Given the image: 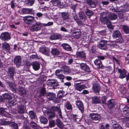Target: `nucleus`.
Returning a JSON list of instances; mask_svg holds the SVG:
<instances>
[{"instance_id": "nucleus-1", "label": "nucleus", "mask_w": 129, "mask_h": 129, "mask_svg": "<svg viewBox=\"0 0 129 129\" xmlns=\"http://www.w3.org/2000/svg\"><path fill=\"white\" fill-rule=\"evenodd\" d=\"M23 19L24 22L28 25H32L33 23L36 22L35 17L31 16H25Z\"/></svg>"}, {"instance_id": "nucleus-2", "label": "nucleus", "mask_w": 129, "mask_h": 129, "mask_svg": "<svg viewBox=\"0 0 129 129\" xmlns=\"http://www.w3.org/2000/svg\"><path fill=\"white\" fill-rule=\"evenodd\" d=\"M35 22L30 27V30L31 32L37 31L41 29L42 26V24L39 22Z\"/></svg>"}, {"instance_id": "nucleus-3", "label": "nucleus", "mask_w": 129, "mask_h": 129, "mask_svg": "<svg viewBox=\"0 0 129 129\" xmlns=\"http://www.w3.org/2000/svg\"><path fill=\"white\" fill-rule=\"evenodd\" d=\"M107 40H101L98 44L97 46L102 50H107L108 49L107 47Z\"/></svg>"}, {"instance_id": "nucleus-4", "label": "nucleus", "mask_w": 129, "mask_h": 129, "mask_svg": "<svg viewBox=\"0 0 129 129\" xmlns=\"http://www.w3.org/2000/svg\"><path fill=\"white\" fill-rule=\"evenodd\" d=\"M50 109L51 110V111L54 112L57 111L59 117L62 119V117L61 114V111L60 106H52L50 108Z\"/></svg>"}, {"instance_id": "nucleus-5", "label": "nucleus", "mask_w": 129, "mask_h": 129, "mask_svg": "<svg viewBox=\"0 0 129 129\" xmlns=\"http://www.w3.org/2000/svg\"><path fill=\"white\" fill-rule=\"evenodd\" d=\"M15 67H9L8 69V75L10 78H12L14 75L15 72Z\"/></svg>"}, {"instance_id": "nucleus-6", "label": "nucleus", "mask_w": 129, "mask_h": 129, "mask_svg": "<svg viewBox=\"0 0 129 129\" xmlns=\"http://www.w3.org/2000/svg\"><path fill=\"white\" fill-rule=\"evenodd\" d=\"M1 39L3 40H8L10 39L11 37L9 34L7 32L2 33L0 35Z\"/></svg>"}, {"instance_id": "nucleus-7", "label": "nucleus", "mask_w": 129, "mask_h": 129, "mask_svg": "<svg viewBox=\"0 0 129 129\" xmlns=\"http://www.w3.org/2000/svg\"><path fill=\"white\" fill-rule=\"evenodd\" d=\"M76 104L79 109L83 113L84 111V108L83 103L80 101L77 100L76 101Z\"/></svg>"}, {"instance_id": "nucleus-8", "label": "nucleus", "mask_w": 129, "mask_h": 129, "mask_svg": "<svg viewBox=\"0 0 129 129\" xmlns=\"http://www.w3.org/2000/svg\"><path fill=\"white\" fill-rule=\"evenodd\" d=\"M89 116L92 120L95 121H99L100 119V116L96 113H90L89 114Z\"/></svg>"}, {"instance_id": "nucleus-9", "label": "nucleus", "mask_w": 129, "mask_h": 129, "mask_svg": "<svg viewBox=\"0 0 129 129\" xmlns=\"http://www.w3.org/2000/svg\"><path fill=\"white\" fill-rule=\"evenodd\" d=\"M21 63V57L19 56H16L14 60V63L17 67H19Z\"/></svg>"}, {"instance_id": "nucleus-10", "label": "nucleus", "mask_w": 129, "mask_h": 129, "mask_svg": "<svg viewBox=\"0 0 129 129\" xmlns=\"http://www.w3.org/2000/svg\"><path fill=\"white\" fill-rule=\"evenodd\" d=\"M86 88L85 85H84L81 84L79 83H77L75 84V89L81 91L83 89Z\"/></svg>"}, {"instance_id": "nucleus-11", "label": "nucleus", "mask_w": 129, "mask_h": 129, "mask_svg": "<svg viewBox=\"0 0 129 129\" xmlns=\"http://www.w3.org/2000/svg\"><path fill=\"white\" fill-rule=\"evenodd\" d=\"M125 86V85H123L120 87V92L122 95V96L123 97H127V90L126 89Z\"/></svg>"}, {"instance_id": "nucleus-12", "label": "nucleus", "mask_w": 129, "mask_h": 129, "mask_svg": "<svg viewBox=\"0 0 129 129\" xmlns=\"http://www.w3.org/2000/svg\"><path fill=\"white\" fill-rule=\"evenodd\" d=\"M16 104V100L15 99L9 100L6 103V105L8 107H11L15 105Z\"/></svg>"}, {"instance_id": "nucleus-13", "label": "nucleus", "mask_w": 129, "mask_h": 129, "mask_svg": "<svg viewBox=\"0 0 129 129\" xmlns=\"http://www.w3.org/2000/svg\"><path fill=\"white\" fill-rule=\"evenodd\" d=\"M81 68L86 72H89L90 71V70L89 66L86 63H81L80 64Z\"/></svg>"}, {"instance_id": "nucleus-14", "label": "nucleus", "mask_w": 129, "mask_h": 129, "mask_svg": "<svg viewBox=\"0 0 129 129\" xmlns=\"http://www.w3.org/2000/svg\"><path fill=\"white\" fill-rule=\"evenodd\" d=\"M22 12L23 14H32L34 11L32 9L23 8L22 10Z\"/></svg>"}, {"instance_id": "nucleus-15", "label": "nucleus", "mask_w": 129, "mask_h": 129, "mask_svg": "<svg viewBox=\"0 0 129 129\" xmlns=\"http://www.w3.org/2000/svg\"><path fill=\"white\" fill-rule=\"evenodd\" d=\"M39 50L42 53L46 55H48L49 54L50 52L49 48L44 47L40 48Z\"/></svg>"}, {"instance_id": "nucleus-16", "label": "nucleus", "mask_w": 129, "mask_h": 129, "mask_svg": "<svg viewBox=\"0 0 129 129\" xmlns=\"http://www.w3.org/2000/svg\"><path fill=\"white\" fill-rule=\"evenodd\" d=\"M112 36L114 38L116 39L121 37L122 35L120 31L118 30H115L113 32Z\"/></svg>"}, {"instance_id": "nucleus-17", "label": "nucleus", "mask_w": 129, "mask_h": 129, "mask_svg": "<svg viewBox=\"0 0 129 129\" xmlns=\"http://www.w3.org/2000/svg\"><path fill=\"white\" fill-rule=\"evenodd\" d=\"M118 72L120 74L119 76L120 78L122 79L126 77V71L125 70L118 69Z\"/></svg>"}, {"instance_id": "nucleus-18", "label": "nucleus", "mask_w": 129, "mask_h": 129, "mask_svg": "<svg viewBox=\"0 0 129 129\" xmlns=\"http://www.w3.org/2000/svg\"><path fill=\"white\" fill-rule=\"evenodd\" d=\"M51 2L54 6H60V7L61 8L64 7L63 5L62 4L60 0H52Z\"/></svg>"}, {"instance_id": "nucleus-19", "label": "nucleus", "mask_w": 129, "mask_h": 129, "mask_svg": "<svg viewBox=\"0 0 129 129\" xmlns=\"http://www.w3.org/2000/svg\"><path fill=\"white\" fill-rule=\"evenodd\" d=\"M18 112L20 114L24 113L25 112V107L21 104L18 105L17 106Z\"/></svg>"}, {"instance_id": "nucleus-20", "label": "nucleus", "mask_w": 129, "mask_h": 129, "mask_svg": "<svg viewBox=\"0 0 129 129\" xmlns=\"http://www.w3.org/2000/svg\"><path fill=\"white\" fill-rule=\"evenodd\" d=\"M95 64L99 69H103L104 68V66L102 65V62L99 59H97L94 62Z\"/></svg>"}, {"instance_id": "nucleus-21", "label": "nucleus", "mask_w": 129, "mask_h": 129, "mask_svg": "<svg viewBox=\"0 0 129 129\" xmlns=\"http://www.w3.org/2000/svg\"><path fill=\"white\" fill-rule=\"evenodd\" d=\"M94 91L97 94L99 95V92L100 90L101 87L100 86L97 84H95L93 86Z\"/></svg>"}, {"instance_id": "nucleus-22", "label": "nucleus", "mask_w": 129, "mask_h": 129, "mask_svg": "<svg viewBox=\"0 0 129 129\" xmlns=\"http://www.w3.org/2000/svg\"><path fill=\"white\" fill-rule=\"evenodd\" d=\"M115 104L116 103L113 100H110L107 102L108 106L110 109H112L115 107Z\"/></svg>"}, {"instance_id": "nucleus-23", "label": "nucleus", "mask_w": 129, "mask_h": 129, "mask_svg": "<svg viewBox=\"0 0 129 129\" xmlns=\"http://www.w3.org/2000/svg\"><path fill=\"white\" fill-rule=\"evenodd\" d=\"M19 93L20 95H25L26 93V91L25 89L23 87H19L18 88Z\"/></svg>"}, {"instance_id": "nucleus-24", "label": "nucleus", "mask_w": 129, "mask_h": 129, "mask_svg": "<svg viewBox=\"0 0 129 129\" xmlns=\"http://www.w3.org/2000/svg\"><path fill=\"white\" fill-rule=\"evenodd\" d=\"M47 98L49 100H53L55 98V94L53 93H49L46 95Z\"/></svg>"}, {"instance_id": "nucleus-25", "label": "nucleus", "mask_w": 129, "mask_h": 129, "mask_svg": "<svg viewBox=\"0 0 129 129\" xmlns=\"http://www.w3.org/2000/svg\"><path fill=\"white\" fill-rule=\"evenodd\" d=\"M48 85L52 86H57L58 85V83L56 80H49L47 81Z\"/></svg>"}, {"instance_id": "nucleus-26", "label": "nucleus", "mask_w": 129, "mask_h": 129, "mask_svg": "<svg viewBox=\"0 0 129 129\" xmlns=\"http://www.w3.org/2000/svg\"><path fill=\"white\" fill-rule=\"evenodd\" d=\"M79 17L80 19L83 21H84L87 19L85 14L82 12H80L79 13Z\"/></svg>"}, {"instance_id": "nucleus-27", "label": "nucleus", "mask_w": 129, "mask_h": 129, "mask_svg": "<svg viewBox=\"0 0 129 129\" xmlns=\"http://www.w3.org/2000/svg\"><path fill=\"white\" fill-rule=\"evenodd\" d=\"M73 18L78 25L79 26L83 25L84 24L78 18V16L77 15H74Z\"/></svg>"}, {"instance_id": "nucleus-28", "label": "nucleus", "mask_w": 129, "mask_h": 129, "mask_svg": "<svg viewBox=\"0 0 129 129\" xmlns=\"http://www.w3.org/2000/svg\"><path fill=\"white\" fill-rule=\"evenodd\" d=\"M47 113L49 119H51L55 117V114L54 112L48 111L47 112Z\"/></svg>"}, {"instance_id": "nucleus-29", "label": "nucleus", "mask_w": 129, "mask_h": 129, "mask_svg": "<svg viewBox=\"0 0 129 129\" xmlns=\"http://www.w3.org/2000/svg\"><path fill=\"white\" fill-rule=\"evenodd\" d=\"M76 54L79 57L85 59L86 58V54L83 51L78 52H76Z\"/></svg>"}, {"instance_id": "nucleus-30", "label": "nucleus", "mask_w": 129, "mask_h": 129, "mask_svg": "<svg viewBox=\"0 0 129 129\" xmlns=\"http://www.w3.org/2000/svg\"><path fill=\"white\" fill-rule=\"evenodd\" d=\"M32 65L33 68L35 70H38L40 68V64L38 62H33L32 63Z\"/></svg>"}, {"instance_id": "nucleus-31", "label": "nucleus", "mask_w": 129, "mask_h": 129, "mask_svg": "<svg viewBox=\"0 0 129 129\" xmlns=\"http://www.w3.org/2000/svg\"><path fill=\"white\" fill-rule=\"evenodd\" d=\"M9 125L11 127L14 129H18V124L14 122L9 121Z\"/></svg>"}, {"instance_id": "nucleus-32", "label": "nucleus", "mask_w": 129, "mask_h": 129, "mask_svg": "<svg viewBox=\"0 0 129 129\" xmlns=\"http://www.w3.org/2000/svg\"><path fill=\"white\" fill-rule=\"evenodd\" d=\"M2 47L4 50L7 51H9L10 49V46L9 44L6 43H3Z\"/></svg>"}, {"instance_id": "nucleus-33", "label": "nucleus", "mask_w": 129, "mask_h": 129, "mask_svg": "<svg viewBox=\"0 0 129 129\" xmlns=\"http://www.w3.org/2000/svg\"><path fill=\"white\" fill-rule=\"evenodd\" d=\"M10 89L13 92H15L17 89L15 84L12 82H9V83Z\"/></svg>"}, {"instance_id": "nucleus-34", "label": "nucleus", "mask_w": 129, "mask_h": 129, "mask_svg": "<svg viewBox=\"0 0 129 129\" xmlns=\"http://www.w3.org/2000/svg\"><path fill=\"white\" fill-rule=\"evenodd\" d=\"M62 46L63 48L65 50L68 51H71L72 48L68 44L66 43H63L62 44Z\"/></svg>"}, {"instance_id": "nucleus-35", "label": "nucleus", "mask_w": 129, "mask_h": 129, "mask_svg": "<svg viewBox=\"0 0 129 129\" xmlns=\"http://www.w3.org/2000/svg\"><path fill=\"white\" fill-rule=\"evenodd\" d=\"M62 72L63 73L66 75L69 74L71 73V71L69 68L67 66H64Z\"/></svg>"}, {"instance_id": "nucleus-36", "label": "nucleus", "mask_w": 129, "mask_h": 129, "mask_svg": "<svg viewBox=\"0 0 129 129\" xmlns=\"http://www.w3.org/2000/svg\"><path fill=\"white\" fill-rule=\"evenodd\" d=\"M61 37L60 35H53L50 37V38L52 40H55L60 39Z\"/></svg>"}, {"instance_id": "nucleus-37", "label": "nucleus", "mask_w": 129, "mask_h": 129, "mask_svg": "<svg viewBox=\"0 0 129 129\" xmlns=\"http://www.w3.org/2000/svg\"><path fill=\"white\" fill-rule=\"evenodd\" d=\"M61 14L63 20H66L69 19V16L68 13L63 12L61 13Z\"/></svg>"}, {"instance_id": "nucleus-38", "label": "nucleus", "mask_w": 129, "mask_h": 129, "mask_svg": "<svg viewBox=\"0 0 129 129\" xmlns=\"http://www.w3.org/2000/svg\"><path fill=\"white\" fill-rule=\"evenodd\" d=\"M109 18L111 20H115L117 19V16L115 13H110L109 15Z\"/></svg>"}, {"instance_id": "nucleus-39", "label": "nucleus", "mask_w": 129, "mask_h": 129, "mask_svg": "<svg viewBox=\"0 0 129 129\" xmlns=\"http://www.w3.org/2000/svg\"><path fill=\"white\" fill-rule=\"evenodd\" d=\"M81 32L80 31H74L73 32V35L75 38L78 39L81 36Z\"/></svg>"}, {"instance_id": "nucleus-40", "label": "nucleus", "mask_w": 129, "mask_h": 129, "mask_svg": "<svg viewBox=\"0 0 129 129\" xmlns=\"http://www.w3.org/2000/svg\"><path fill=\"white\" fill-rule=\"evenodd\" d=\"M29 117L32 120H34L36 119L35 114L33 111H30L29 112Z\"/></svg>"}, {"instance_id": "nucleus-41", "label": "nucleus", "mask_w": 129, "mask_h": 129, "mask_svg": "<svg viewBox=\"0 0 129 129\" xmlns=\"http://www.w3.org/2000/svg\"><path fill=\"white\" fill-rule=\"evenodd\" d=\"M101 101L96 96H94L92 98V103L93 104L100 103Z\"/></svg>"}, {"instance_id": "nucleus-42", "label": "nucleus", "mask_w": 129, "mask_h": 129, "mask_svg": "<svg viewBox=\"0 0 129 129\" xmlns=\"http://www.w3.org/2000/svg\"><path fill=\"white\" fill-rule=\"evenodd\" d=\"M92 0H86L87 3L92 8L96 7V5L92 1Z\"/></svg>"}, {"instance_id": "nucleus-43", "label": "nucleus", "mask_w": 129, "mask_h": 129, "mask_svg": "<svg viewBox=\"0 0 129 129\" xmlns=\"http://www.w3.org/2000/svg\"><path fill=\"white\" fill-rule=\"evenodd\" d=\"M122 29L123 32L126 34H129V27L126 25H123Z\"/></svg>"}, {"instance_id": "nucleus-44", "label": "nucleus", "mask_w": 129, "mask_h": 129, "mask_svg": "<svg viewBox=\"0 0 129 129\" xmlns=\"http://www.w3.org/2000/svg\"><path fill=\"white\" fill-rule=\"evenodd\" d=\"M51 53L53 55H58L60 54V52L57 49L54 48L52 49Z\"/></svg>"}, {"instance_id": "nucleus-45", "label": "nucleus", "mask_w": 129, "mask_h": 129, "mask_svg": "<svg viewBox=\"0 0 129 129\" xmlns=\"http://www.w3.org/2000/svg\"><path fill=\"white\" fill-rule=\"evenodd\" d=\"M104 17H100V20L104 24H105L108 21V20H109L106 16H105Z\"/></svg>"}, {"instance_id": "nucleus-46", "label": "nucleus", "mask_w": 129, "mask_h": 129, "mask_svg": "<svg viewBox=\"0 0 129 129\" xmlns=\"http://www.w3.org/2000/svg\"><path fill=\"white\" fill-rule=\"evenodd\" d=\"M85 13L86 15L90 18L91 16L93 14V12L88 9H86L85 11Z\"/></svg>"}, {"instance_id": "nucleus-47", "label": "nucleus", "mask_w": 129, "mask_h": 129, "mask_svg": "<svg viewBox=\"0 0 129 129\" xmlns=\"http://www.w3.org/2000/svg\"><path fill=\"white\" fill-rule=\"evenodd\" d=\"M30 124L34 129H38L39 128V126L37 124L33 121L31 122Z\"/></svg>"}, {"instance_id": "nucleus-48", "label": "nucleus", "mask_w": 129, "mask_h": 129, "mask_svg": "<svg viewBox=\"0 0 129 129\" xmlns=\"http://www.w3.org/2000/svg\"><path fill=\"white\" fill-rule=\"evenodd\" d=\"M56 124L59 127L62 128L63 126L62 122L59 119H57L56 120Z\"/></svg>"}, {"instance_id": "nucleus-49", "label": "nucleus", "mask_w": 129, "mask_h": 129, "mask_svg": "<svg viewBox=\"0 0 129 129\" xmlns=\"http://www.w3.org/2000/svg\"><path fill=\"white\" fill-rule=\"evenodd\" d=\"M40 119L41 122L43 124H46L47 122V119L44 117L41 116L40 117Z\"/></svg>"}, {"instance_id": "nucleus-50", "label": "nucleus", "mask_w": 129, "mask_h": 129, "mask_svg": "<svg viewBox=\"0 0 129 129\" xmlns=\"http://www.w3.org/2000/svg\"><path fill=\"white\" fill-rule=\"evenodd\" d=\"M3 96L4 99L8 100V101L12 99V97L10 95L5 93L3 95Z\"/></svg>"}, {"instance_id": "nucleus-51", "label": "nucleus", "mask_w": 129, "mask_h": 129, "mask_svg": "<svg viewBox=\"0 0 129 129\" xmlns=\"http://www.w3.org/2000/svg\"><path fill=\"white\" fill-rule=\"evenodd\" d=\"M123 114H126L129 113V106L124 107L122 110Z\"/></svg>"}, {"instance_id": "nucleus-52", "label": "nucleus", "mask_w": 129, "mask_h": 129, "mask_svg": "<svg viewBox=\"0 0 129 129\" xmlns=\"http://www.w3.org/2000/svg\"><path fill=\"white\" fill-rule=\"evenodd\" d=\"M35 0H25V2L28 5L31 6L34 3Z\"/></svg>"}, {"instance_id": "nucleus-53", "label": "nucleus", "mask_w": 129, "mask_h": 129, "mask_svg": "<svg viewBox=\"0 0 129 129\" xmlns=\"http://www.w3.org/2000/svg\"><path fill=\"white\" fill-rule=\"evenodd\" d=\"M65 106L68 110L72 109V108L71 105L68 102H66Z\"/></svg>"}, {"instance_id": "nucleus-54", "label": "nucleus", "mask_w": 129, "mask_h": 129, "mask_svg": "<svg viewBox=\"0 0 129 129\" xmlns=\"http://www.w3.org/2000/svg\"><path fill=\"white\" fill-rule=\"evenodd\" d=\"M55 125V123L54 120L49 121V126L51 127H54Z\"/></svg>"}, {"instance_id": "nucleus-55", "label": "nucleus", "mask_w": 129, "mask_h": 129, "mask_svg": "<svg viewBox=\"0 0 129 129\" xmlns=\"http://www.w3.org/2000/svg\"><path fill=\"white\" fill-rule=\"evenodd\" d=\"M106 24L108 28L110 29L113 28V27L112 26L111 22L109 20H108V21L106 23Z\"/></svg>"}, {"instance_id": "nucleus-56", "label": "nucleus", "mask_w": 129, "mask_h": 129, "mask_svg": "<svg viewBox=\"0 0 129 129\" xmlns=\"http://www.w3.org/2000/svg\"><path fill=\"white\" fill-rule=\"evenodd\" d=\"M56 76L57 77V78L62 80H61V81L63 82V79L65 77L62 74H60L58 75L57 76Z\"/></svg>"}, {"instance_id": "nucleus-57", "label": "nucleus", "mask_w": 129, "mask_h": 129, "mask_svg": "<svg viewBox=\"0 0 129 129\" xmlns=\"http://www.w3.org/2000/svg\"><path fill=\"white\" fill-rule=\"evenodd\" d=\"M9 121H6L3 120L1 121L0 122V124L3 125H9Z\"/></svg>"}, {"instance_id": "nucleus-58", "label": "nucleus", "mask_w": 129, "mask_h": 129, "mask_svg": "<svg viewBox=\"0 0 129 129\" xmlns=\"http://www.w3.org/2000/svg\"><path fill=\"white\" fill-rule=\"evenodd\" d=\"M98 59H99V60H104L107 58V57L106 56H101L99 55L97 56Z\"/></svg>"}, {"instance_id": "nucleus-59", "label": "nucleus", "mask_w": 129, "mask_h": 129, "mask_svg": "<svg viewBox=\"0 0 129 129\" xmlns=\"http://www.w3.org/2000/svg\"><path fill=\"white\" fill-rule=\"evenodd\" d=\"M113 126V129H122L121 127L118 124H115L114 126Z\"/></svg>"}, {"instance_id": "nucleus-60", "label": "nucleus", "mask_w": 129, "mask_h": 129, "mask_svg": "<svg viewBox=\"0 0 129 129\" xmlns=\"http://www.w3.org/2000/svg\"><path fill=\"white\" fill-rule=\"evenodd\" d=\"M91 52L92 53H95L96 51V46L94 45H93L92 46L91 48Z\"/></svg>"}, {"instance_id": "nucleus-61", "label": "nucleus", "mask_w": 129, "mask_h": 129, "mask_svg": "<svg viewBox=\"0 0 129 129\" xmlns=\"http://www.w3.org/2000/svg\"><path fill=\"white\" fill-rule=\"evenodd\" d=\"M53 22H49L47 23L44 24V25L45 26H49L52 25L53 24Z\"/></svg>"}, {"instance_id": "nucleus-62", "label": "nucleus", "mask_w": 129, "mask_h": 129, "mask_svg": "<svg viewBox=\"0 0 129 129\" xmlns=\"http://www.w3.org/2000/svg\"><path fill=\"white\" fill-rule=\"evenodd\" d=\"M118 15L119 19H123V14L122 12H121L118 13Z\"/></svg>"}, {"instance_id": "nucleus-63", "label": "nucleus", "mask_w": 129, "mask_h": 129, "mask_svg": "<svg viewBox=\"0 0 129 129\" xmlns=\"http://www.w3.org/2000/svg\"><path fill=\"white\" fill-rule=\"evenodd\" d=\"M46 93L45 89L44 88H42L40 90V93L41 96L43 95Z\"/></svg>"}, {"instance_id": "nucleus-64", "label": "nucleus", "mask_w": 129, "mask_h": 129, "mask_svg": "<svg viewBox=\"0 0 129 129\" xmlns=\"http://www.w3.org/2000/svg\"><path fill=\"white\" fill-rule=\"evenodd\" d=\"M23 127L24 129H31L30 127L29 126L25 124H24Z\"/></svg>"}]
</instances>
